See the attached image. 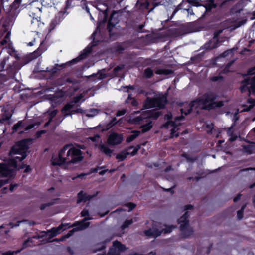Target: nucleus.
Here are the masks:
<instances>
[{"instance_id": "obj_1", "label": "nucleus", "mask_w": 255, "mask_h": 255, "mask_svg": "<svg viewBox=\"0 0 255 255\" xmlns=\"http://www.w3.org/2000/svg\"><path fill=\"white\" fill-rule=\"evenodd\" d=\"M28 142L27 140H21L12 147L10 152V155L12 159L4 160L0 163V177H12L15 175L16 169L23 168L22 166L18 167L17 160L20 162L27 156ZM8 180L0 179V188Z\"/></svg>"}, {"instance_id": "obj_2", "label": "nucleus", "mask_w": 255, "mask_h": 255, "mask_svg": "<svg viewBox=\"0 0 255 255\" xmlns=\"http://www.w3.org/2000/svg\"><path fill=\"white\" fill-rule=\"evenodd\" d=\"M82 152L72 144H67L59 151L58 157H52L53 165L76 163L83 159Z\"/></svg>"}, {"instance_id": "obj_3", "label": "nucleus", "mask_w": 255, "mask_h": 255, "mask_svg": "<svg viewBox=\"0 0 255 255\" xmlns=\"http://www.w3.org/2000/svg\"><path fill=\"white\" fill-rule=\"evenodd\" d=\"M217 96L213 92H209L203 96L197 98L191 102L188 105L189 108L187 110L183 108L180 109L181 113L187 115L190 114L194 107L195 109H205L210 110L217 107H221L224 106L223 101H215Z\"/></svg>"}, {"instance_id": "obj_4", "label": "nucleus", "mask_w": 255, "mask_h": 255, "mask_svg": "<svg viewBox=\"0 0 255 255\" xmlns=\"http://www.w3.org/2000/svg\"><path fill=\"white\" fill-rule=\"evenodd\" d=\"M167 102L165 96L161 95L153 98H147L144 102V107L146 109L151 108H163Z\"/></svg>"}, {"instance_id": "obj_5", "label": "nucleus", "mask_w": 255, "mask_h": 255, "mask_svg": "<svg viewBox=\"0 0 255 255\" xmlns=\"http://www.w3.org/2000/svg\"><path fill=\"white\" fill-rule=\"evenodd\" d=\"M161 115V112L154 110H147L142 112L140 115L133 118L131 121L134 124L142 123L145 119H157Z\"/></svg>"}, {"instance_id": "obj_6", "label": "nucleus", "mask_w": 255, "mask_h": 255, "mask_svg": "<svg viewBox=\"0 0 255 255\" xmlns=\"http://www.w3.org/2000/svg\"><path fill=\"white\" fill-rule=\"evenodd\" d=\"M242 93L248 92L250 95L251 92H255V76L251 78H247L242 82L241 88Z\"/></svg>"}, {"instance_id": "obj_7", "label": "nucleus", "mask_w": 255, "mask_h": 255, "mask_svg": "<svg viewBox=\"0 0 255 255\" xmlns=\"http://www.w3.org/2000/svg\"><path fill=\"white\" fill-rule=\"evenodd\" d=\"M184 118L183 116H180L179 117H176L174 121H169L167 122L163 126L166 128H168L169 127H173L172 128L171 130V137L173 138L174 136L175 137H178L179 136V133H177L175 134L176 131L178 130V128H177V127L179 126L180 125V123L179 122V121L183 119Z\"/></svg>"}, {"instance_id": "obj_8", "label": "nucleus", "mask_w": 255, "mask_h": 255, "mask_svg": "<svg viewBox=\"0 0 255 255\" xmlns=\"http://www.w3.org/2000/svg\"><path fill=\"white\" fill-rule=\"evenodd\" d=\"M75 107L76 105L71 101L64 105L62 109V113L64 114L65 117L72 115L75 113H83V110L81 108L75 109Z\"/></svg>"}, {"instance_id": "obj_9", "label": "nucleus", "mask_w": 255, "mask_h": 255, "mask_svg": "<svg viewBox=\"0 0 255 255\" xmlns=\"http://www.w3.org/2000/svg\"><path fill=\"white\" fill-rule=\"evenodd\" d=\"M75 107L76 105L71 101L64 105L62 109V113L64 114L65 117L72 115L75 113H83V110L81 108L75 109Z\"/></svg>"}, {"instance_id": "obj_10", "label": "nucleus", "mask_w": 255, "mask_h": 255, "mask_svg": "<svg viewBox=\"0 0 255 255\" xmlns=\"http://www.w3.org/2000/svg\"><path fill=\"white\" fill-rule=\"evenodd\" d=\"M91 219V218L89 217H85L82 221L80 222H77L75 223L74 226L79 225V226L76 227L73 229L72 230L70 231L67 235L64 236L65 238L67 239L70 237L72 235L74 232L75 231L83 230L87 228L90 225V222H86L85 221Z\"/></svg>"}, {"instance_id": "obj_11", "label": "nucleus", "mask_w": 255, "mask_h": 255, "mask_svg": "<svg viewBox=\"0 0 255 255\" xmlns=\"http://www.w3.org/2000/svg\"><path fill=\"white\" fill-rule=\"evenodd\" d=\"M126 250L125 246L120 242L115 241L113 243L111 248L108 253V255H120V252Z\"/></svg>"}, {"instance_id": "obj_12", "label": "nucleus", "mask_w": 255, "mask_h": 255, "mask_svg": "<svg viewBox=\"0 0 255 255\" xmlns=\"http://www.w3.org/2000/svg\"><path fill=\"white\" fill-rule=\"evenodd\" d=\"M123 139V137L122 134L112 132L109 135L107 142L109 145H116L120 144Z\"/></svg>"}, {"instance_id": "obj_13", "label": "nucleus", "mask_w": 255, "mask_h": 255, "mask_svg": "<svg viewBox=\"0 0 255 255\" xmlns=\"http://www.w3.org/2000/svg\"><path fill=\"white\" fill-rule=\"evenodd\" d=\"M67 225L68 224H61L57 227H53L50 230H48L46 231H42L41 233L49 234V236H50V238H53L59 234L63 230H65Z\"/></svg>"}, {"instance_id": "obj_14", "label": "nucleus", "mask_w": 255, "mask_h": 255, "mask_svg": "<svg viewBox=\"0 0 255 255\" xmlns=\"http://www.w3.org/2000/svg\"><path fill=\"white\" fill-rule=\"evenodd\" d=\"M22 0H15L10 6V9L8 10L9 15L12 18L17 17L19 13V7Z\"/></svg>"}, {"instance_id": "obj_15", "label": "nucleus", "mask_w": 255, "mask_h": 255, "mask_svg": "<svg viewBox=\"0 0 255 255\" xmlns=\"http://www.w3.org/2000/svg\"><path fill=\"white\" fill-rule=\"evenodd\" d=\"M140 148V145H138L137 146L134 148L133 151L131 152H126V151H123L120 153L119 154H117L116 155V159L119 160L120 161H123L124 159H125L127 156V155L131 154L132 156L135 155L139 150V149Z\"/></svg>"}, {"instance_id": "obj_16", "label": "nucleus", "mask_w": 255, "mask_h": 255, "mask_svg": "<svg viewBox=\"0 0 255 255\" xmlns=\"http://www.w3.org/2000/svg\"><path fill=\"white\" fill-rule=\"evenodd\" d=\"M223 31V30H219L216 31L214 33V36L213 40L210 41L209 43L205 45V48L207 49H212L217 47L218 46V40L217 38L219 35H220Z\"/></svg>"}, {"instance_id": "obj_17", "label": "nucleus", "mask_w": 255, "mask_h": 255, "mask_svg": "<svg viewBox=\"0 0 255 255\" xmlns=\"http://www.w3.org/2000/svg\"><path fill=\"white\" fill-rule=\"evenodd\" d=\"M142 123L139 124H142L140 127L142 132L145 133L148 131L152 127V121L149 119H145L143 121Z\"/></svg>"}, {"instance_id": "obj_18", "label": "nucleus", "mask_w": 255, "mask_h": 255, "mask_svg": "<svg viewBox=\"0 0 255 255\" xmlns=\"http://www.w3.org/2000/svg\"><path fill=\"white\" fill-rule=\"evenodd\" d=\"M180 230L181 231L182 235L184 238H188L193 233V230L189 225L187 226L181 225Z\"/></svg>"}, {"instance_id": "obj_19", "label": "nucleus", "mask_w": 255, "mask_h": 255, "mask_svg": "<svg viewBox=\"0 0 255 255\" xmlns=\"http://www.w3.org/2000/svg\"><path fill=\"white\" fill-rule=\"evenodd\" d=\"M112 239V237L109 238V239H106L103 241V239H101L102 241L100 243L97 244L95 247L93 248L92 251L93 252L96 253L98 251H101L104 249L106 248L105 244L107 242H110Z\"/></svg>"}, {"instance_id": "obj_20", "label": "nucleus", "mask_w": 255, "mask_h": 255, "mask_svg": "<svg viewBox=\"0 0 255 255\" xmlns=\"http://www.w3.org/2000/svg\"><path fill=\"white\" fill-rule=\"evenodd\" d=\"M91 51L92 49L91 48L87 47L83 50V52L80 55H79L78 57L73 59L71 61V62L76 63L78 61H79L81 60L85 59L87 57V56L91 52Z\"/></svg>"}, {"instance_id": "obj_21", "label": "nucleus", "mask_w": 255, "mask_h": 255, "mask_svg": "<svg viewBox=\"0 0 255 255\" xmlns=\"http://www.w3.org/2000/svg\"><path fill=\"white\" fill-rule=\"evenodd\" d=\"M162 233V232L160 229H156L153 227L152 229H150L144 231V234L147 236H152L154 237H157L160 236Z\"/></svg>"}, {"instance_id": "obj_22", "label": "nucleus", "mask_w": 255, "mask_h": 255, "mask_svg": "<svg viewBox=\"0 0 255 255\" xmlns=\"http://www.w3.org/2000/svg\"><path fill=\"white\" fill-rule=\"evenodd\" d=\"M94 196H91L86 193H83L81 191L78 194V200L77 203H79L81 202H86L87 201L91 200Z\"/></svg>"}, {"instance_id": "obj_23", "label": "nucleus", "mask_w": 255, "mask_h": 255, "mask_svg": "<svg viewBox=\"0 0 255 255\" xmlns=\"http://www.w3.org/2000/svg\"><path fill=\"white\" fill-rule=\"evenodd\" d=\"M243 151L248 154L255 153V143H252L243 146Z\"/></svg>"}, {"instance_id": "obj_24", "label": "nucleus", "mask_w": 255, "mask_h": 255, "mask_svg": "<svg viewBox=\"0 0 255 255\" xmlns=\"http://www.w3.org/2000/svg\"><path fill=\"white\" fill-rule=\"evenodd\" d=\"M117 14L115 12H113L110 16L109 22H108V27L109 28V31L111 30L110 27H114L119 22V20L117 18Z\"/></svg>"}, {"instance_id": "obj_25", "label": "nucleus", "mask_w": 255, "mask_h": 255, "mask_svg": "<svg viewBox=\"0 0 255 255\" xmlns=\"http://www.w3.org/2000/svg\"><path fill=\"white\" fill-rule=\"evenodd\" d=\"M64 64L59 65L58 64H55V65L54 66L52 67L51 68H49V67H47L46 68V69H44L42 68V69H40V70L41 71L47 72L49 73V74L50 75H53L59 70V68H58V67H62L64 66Z\"/></svg>"}, {"instance_id": "obj_26", "label": "nucleus", "mask_w": 255, "mask_h": 255, "mask_svg": "<svg viewBox=\"0 0 255 255\" xmlns=\"http://www.w3.org/2000/svg\"><path fill=\"white\" fill-rule=\"evenodd\" d=\"M99 148L101 152L104 153L106 155L111 157L113 150L110 149L107 145L104 144H100L99 145Z\"/></svg>"}, {"instance_id": "obj_27", "label": "nucleus", "mask_w": 255, "mask_h": 255, "mask_svg": "<svg viewBox=\"0 0 255 255\" xmlns=\"http://www.w3.org/2000/svg\"><path fill=\"white\" fill-rule=\"evenodd\" d=\"M217 3H215L214 0H207L204 5L206 11H211L213 8L217 7Z\"/></svg>"}, {"instance_id": "obj_28", "label": "nucleus", "mask_w": 255, "mask_h": 255, "mask_svg": "<svg viewBox=\"0 0 255 255\" xmlns=\"http://www.w3.org/2000/svg\"><path fill=\"white\" fill-rule=\"evenodd\" d=\"M188 216V212L187 211L178 219V223L180 225V228L181 227V225H189V220L187 219Z\"/></svg>"}, {"instance_id": "obj_29", "label": "nucleus", "mask_w": 255, "mask_h": 255, "mask_svg": "<svg viewBox=\"0 0 255 255\" xmlns=\"http://www.w3.org/2000/svg\"><path fill=\"white\" fill-rule=\"evenodd\" d=\"M57 110H53L52 111L48 110L46 112V113L48 114V121L45 124V127H46L49 125L50 123L52 121L53 118L57 114Z\"/></svg>"}, {"instance_id": "obj_30", "label": "nucleus", "mask_w": 255, "mask_h": 255, "mask_svg": "<svg viewBox=\"0 0 255 255\" xmlns=\"http://www.w3.org/2000/svg\"><path fill=\"white\" fill-rule=\"evenodd\" d=\"M31 25L33 29H36L37 28L42 27L43 25V23L41 22L39 17H33L31 20Z\"/></svg>"}, {"instance_id": "obj_31", "label": "nucleus", "mask_w": 255, "mask_h": 255, "mask_svg": "<svg viewBox=\"0 0 255 255\" xmlns=\"http://www.w3.org/2000/svg\"><path fill=\"white\" fill-rule=\"evenodd\" d=\"M132 134L129 136L126 139V141L127 142H130L134 140L137 137H138L140 133V131L137 130H134L132 132Z\"/></svg>"}, {"instance_id": "obj_32", "label": "nucleus", "mask_w": 255, "mask_h": 255, "mask_svg": "<svg viewBox=\"0 0 255 255\" xmlns=\"http://www.w3.org/2000/svg\"><path fill=\"white\" fill-rule=\"evenodd\" d=\"M58 199H59L58 198L54 199L49 202L42 204L40 206V207H39L40 209L41 210H43L45 209H46V208L54 205L56 203V201L58 200Z\"/></svg>"}, {"instance_id": "obj_33", "label": "nucleus", "mask_w": 255, "mask_h": 255, "mask_svg": "<svg viewBox=\"0 0 255 255\" xmlns=\"http://www.w3.org/2000/svg\"><path fill=\"white\" fill-rule=\"evenodd\" d=\"M153 75V70L151 68L148 67L145 69L143 76L146 78H150Z\"/></svg>"}, {"instance_id": "obj_34", "label": "nucleus", "mask_w": 255, "mask_h": 255, "mask_svg": "<svg viewBox=\"0 0 255 255\" xmlns=\"http://www.w3.org/2000/svg\"><path fill=\"white\" fill-rule=\"evenodd\" d=\"M248 102L251 105H250L249 106H245L244 108L242 110V112L244 111H250L253 106L255 105V100L252 99H249Z\"/></svg>"}, {"instance_id": "obj_35", "label": "nucleus", "mask_w": 255, "mask_h": 255, "mask_svg": "<svg viewBox=\"0 0 255 255\" xmlns=\"http://www.w3.org/2000/svg\"><path fill=\"white\" fill-rule=\"evenodd\" d=\"M172 73V71L171 70L164 69H159L155 71V73L157 74H163L165 75L170 74Z\"/></svg>"}, {"instance_id": "obj_36", "label": "nucleus", "mask_w": 255, "mask_h": 255, "mask_svg": "<svg viewBox=\"0 0 255 255\" xmlns=\"http://www.w3.org/2000/svg\"><path fill=\"white\" fill-rule=\"evenodd\" d=\"M11 117V114L9 113H5L2 117L0 118V123H4L8 121Z\"/></svg>"}, {"instance_id": "obj_37", "label": "nucleus", "mask_w": 255, "mask_h": 255, "mask_svg": "<svg viewBox=\"0 0 255 255\" xmlns=\"http://www.w3.org/2000/svg\"><path fill=\"white\" fill-rule=\"evenodd\" d=\"M164 226L165 228L160 230L162 232V233L164 232V233H170L172 231L173 229L175 228L173 226Z\"/></svg>"}, {"instance_id": "obj_38", "label": "nucleus", "mask_w": 255, "mask_h": 255, "mask_svg": "<svg viewBox=\"0 0 255 255\" xmlns=\"http://www.w3.org/2000/svg\"><path fill=\"white\" fill-rule=\"evenodd\" d=\"M233 126L228 128L227 134L229 136H231L230 140L231 141H235L236 139V136H233V131H232Z\"/></svg>"}, {"instance_id": "obj_39", "label": "nucleus", "mask_w": 255, "mask_h": 255, "mask_svg": "<svg viewBox=\"0 0 255 255\" xmlns=\"http://www.w3.org/2000/svg\"><path fill=\"white\" fill-rule=\"evenodd\" d=\"M126 102L127 103H131V104L134 106H136L138 104L136 100L131 98V95H129L128 98L126 100Z\"/></svg>"}, {"instance_id": "obj_40", "label": "nucleus", "mask_w": 255, "mask_h": 255, "mask_svg": "<svg viewBox=\"0 0 255 255\" xmlns=\"http://www.w3.org/2000/svg\"><path fill=\"white\" fill-rule=\"evenodd\" d=\"M99 110L97 109H91L89 112L86 114V116L89 117H93L98 114Z\"/></svg>"}, {"instance_id": "obj_41", "label": "nucleus", "mask_w": 255, "mask_h": 255, "mask_svg": "<svg viewBox=\"0 0 255 255\" xmlns=\"http://www.w3.org/2000/svg\"><path fill=\"white\" fill-rule=\"evenodd\" d=\"M117 123V119L114 118L110 122H109L107 125L106 128L104 129L105 130H108L110 128L114 126Z\"/></svg>"}, {"instance_id": "obj_42", "label": "nucleus", "mask_w": 255, "mask_h": 255, "mask_svg": "<svg viewBox=\"0 0 255 255\" xmlns=\"http://www.w3.org/2000/svg\"><path fill=\"white\" fill-rule=\"evenodd\" d=\"M9 57H5L0 63V71L4 70L7 62L8 61Z\"/></svg>"}, {"instance_id": "obj_43", "label": "nucleus", "mask_w": 255, "mask_h": 255, "mask_svg": "<svg viewBox=\"0 0 255 255\" xmlns=\"http://www.w3.org/2000/svg\"><path fill=\"white\" fill-rule=\"evenodd\" d=\"M133 223L132 219L126 220L121 226L122 229H124L128 227Z\"/></svg>"}, {"instance_id": "obj_44", "label": "nucleus", "mask_w": 255, "mask_h": 255, "mask_svg": "<svg viewBox=\"0 0 255 255\" xmlns=\"http://www.w3.org/2000/svg\"><path fill=\"white\" fill-rule=\"evenodd\" d=\"M251 171V172L250 173V174H251L252 175H254V176H255V168H245V169L240 170L239 172L241 173L242 172H244V171H247H247Z\"/></svg>"}, {"instance_id": "obj_45", "label": "nucleus", "mask_w": 255, "mask_h": 255, "mask_svg": "<svg viewBox=\"0 0 255 255\" xmlns=\"http://www.w3.org/2000/svg\"><path fill=\"white\" fill-rule=\"evenodd\" d=\"M84 96L82 94L79 95L77 96L74 97L73 100L71 101L75 105L77 104L79 101L83 98Z\"/></svg>"}, {"instance_id": "obj_46", "label": "nucleus", "mask_w": 255, "mask_h": 255, "mask_svg": "<svg viewBox=\"0 0 255 255\" xmlns=\"http://www.w3.org/2000/svg\"><path fill=\"white\" fill-rule=\"evenodd\" d=\"M41 4L44 6L51 5L53 2V0H40Z\"/></svg>"}, {"instance_id": "obj_47", "label": "nucleus", "mask_w": 255, "mask_h": 255, "mask_svg": "<svg viewBox=\"0 0 255 255\" xmlns=\"http://www.w3.org/2000/svg\"><path fill=\"white\" fill-rule=\"evenodd\" d=\"M246 21L247 20L245 19L242 20L241 21L234 25V27L232 28V29H235L236 28L240 27V26L244 25L246 23Z\"/></svg>"}, {"instance_id": "obj_48", "label": "nucleus", "mask_w": 255, "mask_h": 255, "mask_svg": "<svg viewBox=\"0 0 255 255\" xmlns=\"http://www.w3.org/2000/svg\"><path fill=\"white\" fill-rule=\"evenodd\" d=\"M245 208V205L243 206L242 208L237 212V217L239 219H241L243 217L244 210Z\"/></svg>"}, {"instance_id": "obj_49", "label": "nucleus", "mask_w": 255, "mask_h": 255, "mask_svg": "<svg viewBox=\"0 0 255 255\" xmlns=\"http://www.w3.org/2000/svg\"><path fill=\"white\" fill-rule=\"evenodd\" d=\"M235 60H232L229 62L226 66L225 68L224 69V73H226L229 71V68L230 66L234 63L235 62Z\"/></svg>"}, {"instance_id": "obj_50", "label": "nucleus", "mask_w": 255, "mask_h": 255, "mask_svg": "<svg viewBox=\"0 0 255 255\" xmlns=\"http://www.w3.org/2000/svg\"><path fill=\"white\" fill-rule=\"evenodd\" d=\"M124 66L123 65H120L116 67L113 70L114 74L116 75L119 71H121L124 68Z\"/></svg>"}, {"instance_id": "obj_51", "label": "nucleus", "mask_w": 255, "mask_h": 255, "mask_svg": "<svg viewBox=\"0 0 255 255\" xmlns=\"http://www.w3.org/2000/svg\"><path fill=\"white\" fill-rule=\"evenodd\" d=\"M98 75H99L98 79H100V80L103 79L106 77V75L105 74L102 73H98L97 74H94L90 76V77L95 76Z\"/></svg>"}, {"instance_id": "obj_52", "label": "nucleus", "mask_w": 255, "mask_h": 255, "mask_svg": "<svg viewBox=\"0 0 255 255\" xmlns=\"http://www.w3.org/2000/svg\"><path fill=\"white\" fill-rule=\"evenodd\" d=\"M22 122L21 121H19L17 123L15 124L13 127V129L14 131H16L18 128L22 126Z\"/></svg>"}, {"instance_id": "obj_53", "label": "nucleus", "mask_w": 255, "mask_h": 255, "mask_svg": "<svg viewBox=\"0 0 255 255\" xmlns=\"http://www.w3.org/2000/svg\"><path fill=\"white\" fill-rule=\"evenodd\" d=\"M182 156L185 157L188 161L190 162H193L196 160L195 158L190 157L187 154H183Z\"/></svg>"}, {"instance_id": "obj_54", "label": "nucleus", "mask_w": 255, "mask_h": 255, "mask_svg": "<svg viewBox=\"0 0 255 255\" xmlns=\"http://www.w3.org/2000/svg\"><path fill=\"white\" fill-rule=\"evenodd\" d=\"M127 112L126 109H123L121 110H118L116 113V116H121L124 115Z\"/></svg>"}, {"instance_id": "obj_55", "label": "nucleus", "mask_w": 255, "mask_h": 255, "mask_svg": "<svg viewBox=\"0 0 255 255\" xmlns=\"http://www.w3.org/2000/svg\"><path fill=\"white\" fill-rule=\"evenodd\" d=\"M127 206L129 208L128 212H130L135 207L136 205L130 202L127 204Z\"/></svg>"}, {"instance_id": "obj_56", "label": "nucleus", "mask_w": 255, "mask_h": 255, "mask_svg": "<svg viewBox=\"0 0 255 255\" xmlns=\"http://www.w3.org/2000/svg\"><path fill=\"white\" fill-rule=\"evenodd\" d=\"M20 251L21 250H18V251H15V252L8 251L7 252L3 253L2 254V255H13L14 253H18L20 252Z\"/></svg>"}, {"instance_id": "obj_57", "label": "nucleus", "mask_w": 255, "mask_h": 255, "mask_svg": "<svg viewBox=\"0 0 255 255\" xmlns=\"http://www.w3.org/2000/svg\"><path fill=\"white\" fill-rule=\"evenodd\" d=\"M24 221H19L16 222L15 224H14L13 223H10L9 225L11 226V228H14V227L19 226L20 224L23 222Z\"/></svg>"}, {"instance_id": "obj_58", "label": "nucleus", "mask_w": 255, "mask_h": 255, "mask_svg": "<svg viewBox=\"0 0 255 255\" xmlns=\"http://www.w3.org/2000/svg\"><path fill=\"white\" fill-rule=\"evenodd\" d=\"M81 216L85 217L89 215V211L87 209H84L81 213Z\"/></svg>"}, {"instance_id": "obj_59", "label": "nucleus", "mask_w": 255, "mask_h": 255, "mask_svg": "<svg viewBox=\"0 0 255 255\" xmlns=\"http://www.w3.org/2000/svg\"><path fill=\"white\" fill-rule=\"evenodd\" d=\"M65 239H66L65 237H64V236H63L60 238H56V239H53L52 240V241L58 242H60V241H64V240H65Z\"/></svg>"}, {"instance_id": "obj_60", "label": "nucleus", "mask_w": 255, "mask_h": 255, "mask_svg": "<svg viewBox=\"0 0 255 255\" xmlns=\"http://www.w3.org/2000/svg\"><path fill=\"white\" fill-rule=\"evenodd\" d=\"M254 74H255V66L254 67L250 68L248 70V74L253 75Z\"/></svg>"}, {"instance_id": "obj_61", "label": "nucleus", "mask_w": 255, "mask_h": 255, "mask_svg": "<svg viewBox=\"0 0 255 255\" xmlns=\"http://www.w3.org/2000/svg\"><path fill=\"white\" fill-rule=\"evenodd\" d=\"M231 52H232V50H226L221 55V57H225L227 56L229 54V53Z\"/></svg>"}, {"instance_id": "obj_62", "label": "nucleus", "mask_w": 255, "mask_h": 255, "mask_svg": "<svg viewBox=\"0 0 255 255\" xmlns=\"http://www.w3.org/2000/svg\"><path fill=\"white\" fill-rule=\"evenodd\" d=\"M46 234L42 233V234L41 235L34 236L32 237V238L36 239H41V238L44 237L45 236Z\"/></svg>"}, {"instance_id": "obj_63", "label": "nucleus", "mask_w": 255, "mask_h": 255, "mask_svg": "<svg viewBox=\"0 0 255 255\" xmlns=\"http://www.w3.org/2000/svg\"><path fill=\"white\" fill-rule=\"evenodd\" d=\"M34 127V124H30L29 125H28L25 128V131H27V130H28L29 129H32L33 127Z\"/></svg>"}, {"instance_id": "obj_64", "label": "nucleus", "mask_w": 255, "mask_h": 255, "mask_svg": "<svg viewBox=\"0 0 255 255\" xmlns=\"http://www.w3.org/2000/svg\"><path fill=\"white\" fill-rule=\"evenodd\" d=\"M171 118H172V114L171 113H168L167 114L165 115V118L166 119L169 120V119H171Z\"/></svg>"}]
</instances>
